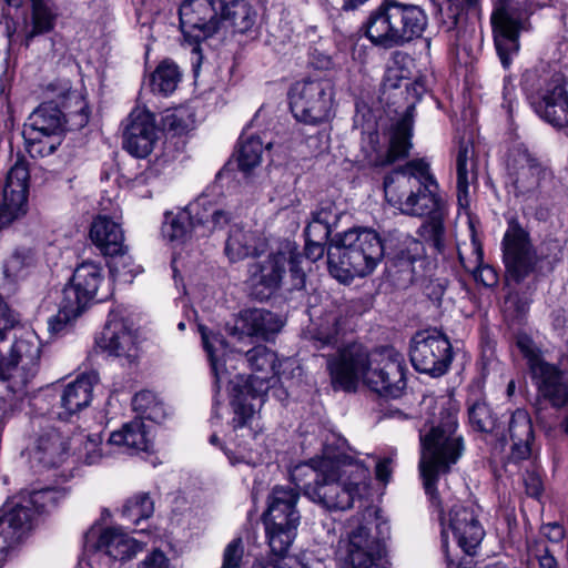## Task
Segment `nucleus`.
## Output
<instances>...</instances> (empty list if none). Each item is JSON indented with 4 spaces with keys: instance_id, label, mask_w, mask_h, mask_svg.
Returning a JSON list of instances; mask_svg holds the SVG:
<instances>
[{
    "instance_id": "49",
    "label": "nucleus",
    "mask_w": 568,
    "mask_h": 568,
    "mask_svg": "<svg viewBox=\"0 0 568 568\" xmlns=\"http://www.w3.org/2000/svg\"><path fill=\"white\" fill-rule=\"evenodd\" d=\"M339 332V314L329 312L323 318L320 327L313 334L314 346L322 348L337 343V334Z\"/></svg>"
},
{
    "instance_id": "54",
    "label": "nucleus",
    "mask_w": 568,
    "mask_h": 568,
    "mask_svg": "<svg viewBox=\"0 0 568 568\" xmlns=\"http://www.w3.org/2000/svg\"><path fill=\"white\" fill-rule=\"evenodd\" d=\"M61 95H72L77 100L78 109L63 114V124L68 123L71 129L84 128L90 119V111L88 104L78 94L70 92L69 82L62 87Z\"/></svg>"
},
{
    "instance_id": "15",
    "label": "nucleus",
    "mask_w": 568,
    "mask_h": 568,
    "mask_svg": "<svg viewBox=\"0 0 568 568\" xmlns=\"http://www.w3.org/2000/svg\"><path fill=\"white\" fill-rule=\"evenodd\" d=\"M501 245L506 282L520 284L535 272L539 261L529 233L516 220H511Z\"/></svg>"
},
{
    "instance_id": "22",
    "label": "nucleus",
    "mask_w": 568,
    "mask_h": 568,
    "mask_svg": "<svg viewBox=\"0 0 568 568\" xmlns=\"http://www.w3.org/2000/svg\"><path fill=\"white\" fill-rule=\"evenodd\" d=\"M280 316L265 308H246L240 312L233 325H227L229 334L237 339L256 337L272 339L282 328Z\"/></svg>"
},
{
    "instance_id": "3",
    "label": "nucleus",
    "mask_w": 568,
    "mask_h": 568,
    "mask_svg": "<svg viewBox=\"0 0 568 568\" xmlns=\"http://www.w3.org/2000/svg\"><path fill=\"white\" fill-rule=\"evenodd\" d=\"M333 386L355 390L363 381L381 396L398 398L406 388L403 355L394 347L384 346L368 352L362 344L353 343L327 359Z\"/></svg>"
},
{
    "instance_id": "53",
    "label": "nucleus",
    "mask_w": 568,
    "mask_h": 568,
    "mask_svg": "<svg viewBox=\"0 0 568 568\" xmlns=\"http://www.w3.org/2000/svg\"><path fill=\"white\" fill-rule=\"evenodd\" d=\"M473 252L476 255V265L473 275L477 282L487 287L495 286L498 283V275L494 267L483 263V248L476 237L471 236Z\"/></svg>"
},
{
    "instance_id": "16",
    "label": "nucleus",
    "mask_w": 568,
    "mask_h": 568,
    "mask_svg": "<svg viewBox=\"0 0 568 568\" xmlns=\"http://www.w3.org/2000/svg\"><path fill=\"white\" fill-rule=\"evenodd\" d=\"M409 357L416 371L439 377L452 364V345L446 335L436 329L420 331L412 337Z\"/></svg>"
},
{
    "instance_id": "24",
    "label": "nucleus",
    "mask_w": 568,
    "mask_h": 568,
    "mask_svg": "<svg viewBox=\"0 0 568 568\" xmlns=\"http://www.w3.org/2000/svg\"><path fill=\"white\" fill-rule=\"evenodd\" d=\"M97 344L109 355L124 357L129 364L134 363L138 357L134 337L123 318L115 312L110 313Z\"/></svg>"
},
{
    "instance_id": "36",
    "label": "nucleus",
    "mask_w": 568,
    "mask_h": 568,
    "mask_svg": "<svg viewBox=\"0 0 568 568\" xmlns=\"http://www.w3.org/2000/svg\"><path fill=\"white\" fill-rule=\"evenodd\" d=\"M257 13L246 0H222L221 23L226 22L237 33H247L256 22Z\"/></svg>"
},
{
    "instance_id": "21",
    "label": "nucleus",
    "mask_w": 568,
    "mask_h": 568,
    "mask_svg": "<svg viewBox=\"0 0 568 568\" xmlns=\"http://www.w3.org/2000/svg\"><path fill=\"white\" fill-rule=\"evenodd\" d=\"M156 139L154 115L148 110H133L123 132V148L136 158H145L152 152Z\"/></svg>"
},
{
    "instance_id": "32",
    "label": "nucleus",
    "mask_w": 568,
    "mask_h": 568,
    "mask_svg": "<svg viewBox=\"0 0 568 568\" xmlns=\"http://www.w3.org/2000/svg\"><path fill=\"white\" fill-rule=\"evenodd\" d=\"M508 433L511 446V457L516 460L527 459L531 454L534 428L530 415L524 408H517L510 417Z\"/></svg>"
},
{
    "instance_id": "57",
    "label": "nucleus",
    "mask_w": 568,
    "mask_h": 568,
    "mask_svg": "<svg viewBox=\"0 0 568 568\" xmlns=\"http://www.w3.org/2000/svg\"><path fill=\"white\" fill-rule=\"evenodd\" d=\"M244 558L242 537L232 539L224 548L221 568H241Z\"/></svg>"
},
{
    "instance_id": "5",
    "label": "nucleus",
    "mask_w": 568,
    "mask_h": 568,
    "mask_svg": "<svg viewBox=\"0 0 568 568\" xmlns=\"http://www.w3.org/2000/svg\"><path fill=\"white\" fill-rule=\"evenodd\" d=\"M428 24L425 10L399 0H384L364 23L365 36L384 49L403 47L423 36Z\"/></svg>"
},
{
    "instance_id": "23",
    "label": "nucleus",
    "mask_w": 568,
    "mask_h": 568,
    "mask_svg": "<svg viewBox=\"0 0 568 568\" xmlns=\"http://www.w3.org/2000/svg\"><path fill=\"white\" fill-rule=\"evenodd\" d=\"M448 528L458 546L468 556L475 554L485 536L474 506H454L449 513Z\"/></svg>"
},
{
    "instance_id": "42",
    "label": "nucleus",
    "mask_w": 568,
    "mask_h": 568,
    "mask_svg": "<svg viewBox=\"0 0 568 568\" xmlns=\"http://www.w3.org/2000/svg\"><path fill=\"white\" fill-rule=\"evenodd\" d=\"M29 168L28 162L19 158L7 174L3 195L13 196L16 201L28 200L29 191Z\"/></svg>"
},
{
    "instance_id": "40",
    "label": "nucleus",
    "mask_w": 568,
    "mask_h": 568,
    "mask_svg": "<svg viewBox=\"0 0 568 568\" xmlns=\"http://www.w3.org/2000/svg\"><path fill=\"white\" fill-rule=\"evenodd\" d=\"M199 332L215 376V383L217 384L223 379L224 375L223 365L220 363V359L225 353L226 342L221 334L209 331L204 325H199Z\"/></svg>"
},
{
    "instance_id": "26",
    "label": "nucleus",
    "mask_w": 568,
    "mask_h": 568,
    "mask_svg": "<svg viewBox=\"0 0 568 568\" xmlns=\"http://www.w3.org/2000/svg\"><path fill=\"white\" fill-rule=\"evenodd\" d=\"M145 544L139 541L120 528L103 529L98 538L95 549L99 555L116 561H126L143 551Z\"/></svg>"
},
{
    "instance_id": "29",
    "label": "nucleus",
    "mask_w": 568,
    "mask_h": 568,
    "mask_svg": "<svg viewBox=\"0 0 568 568\" xmlns=\"http://www.w3.org/2000/svg\"><path fill=\"white\" fill-rule=\"evenodd\" d=\"M265 241L256 232L244 230L240 224H232L225 241L224 253L230 262H237L248 256L263 253Z\"/></svg>"
},
{
    "instance_id": "6",
    "label": "nucleus",
    "mask_w": 568,
    "mask_h": 568,
    "mask_svg": "<svg viewBox=\"0 0 568 568\" xmlns=\"http://www.w3.org/2000/svg\"><path fill=\"white\" fill-rule=\"evenodd\" d=\"M268 388L265 378L251 376L244 390L234 396L232 400L234 417L232 419L233 436L231 444L226 447V455L231 464H247L255 466L265 460L268 452L262 447L264 435L252 428L255 408L250 398L255 399Z\"/></svg>"
},
{
    "instance_id": "50",
    "label": "nucleus",
    "mask_w": 568,
    "mask_h": 568,
    "mask_svg": "<svg viewBox=\"0 0 568 568\" xmlns=\"http://www.w3.org/2000/svg\"><path fill=\"white\" fill-rule=\"evenodd\" d=\"M468 418L470 426L481 433H491L496 426L494 416L487 403L477 400L468 407Z\"/></svg>"
},
{
    "instance_id": "44",
    "label": "nucleus",
    "mask_w": 568,
    "mask_h": 568,
    "mask_svg": "<svg viewBox=\"0 0 568 568\" xmlns=\"http://www.w3.org/2000/svg\"><path fill=\"white\" fill-rule=\"evenodd\" d=\"M181 81V71L176 63L163 60L151 74V88L153 92L164 95L172 93Z\"/></svg>"
},
{
    "instance_id": "35",
    "label": "nucleus",
    "mask_w": 568,
    "mask_h": 568,
    "mask_svg": "<svg viewBox=\"0 0 568 568\" xmlns=\"http://www.w3.org/2000/svg\"><path fill=\"white\" fill-rule=\"evenodd\" d=\"M151 445L145 425L141 419H133L122 426L121 429L113 432L105 447H124L126 452H146Z\"/></svg>"
},
{
    "instance_id": "4",
    "label": "nucleus",
    "mask_w": 568,
    "mask_h": 568,
    "mask_svg": "<svg viewBox=\"0 0 568 568\" xmlns=\"http://www.w3.org/2000/svg\"><path fill=\"white\" fill-rule=\"evenodd\" d=\"M322 476L303 485V494L328 510L349 509L368 487L369 469L354 457L338 454L321 460Z\"/></svg>"
},
{
    "instance_id": "18",
    "label": "nucleus",
    "mask_w": 568,
    "mask_h": 568,
    "mask_svg": "<svg viewBox=\"0 0 568 568\" xmlns=\"http://www.w3.org/2000/svg\"><path fill=\"white\" fill-rule=\"evenodd\" d=\"M491 23L495 44L504 68L510 64V53L519 48L518 37L524 29L526 12L513 0H493Z\"/></svg>"
},
{
    "instance_id": "30",
    "label": "nucleus",
    "mask_w": 568,
    "mask_h": 568,
    "mask_svg": "<svg viewBox=\"0 0 568 568\" xmlns=\"http://www.w3.org/2000/svg\"><path fill=\"white\" fill-rule=\"evenodd\" d=\"M37 263L38 253L33 247L24 245L16 247L2 264L3 286L13 290L31 273Z\"/></svg>"
},
{
    "instance_id": "45",
    "label": "nucleus",
    "mask_w": 568,
    "mask_h": 568,
    "mask_svg": "<svg viewBox=\"0 0 568 568\" xmlns=\"http://www.w3.org/2000/svg\"><path fill=\"white\" fill-rule=\"evenodd\" d=\"M32 1V28L26 36V43L36 36L47 33L54 27L55 12L51 0H31Z\"/></svg>"
},
{
    "instance_id": "25",
    "label": "nucleus",
    "mask_w": 568,
    "mask_h": 568,
    "mask_svg": "<svg viewBox=\"0 0 568 568\" xmlns=\"http://www.w3.org/2000/svg\"><path fill=\"white\" fill-rule=\"evenodd\" d=\"M97 381L95 374H88L69 383L62 390L58 410H53L52 414L61 420H69L73 415L88 407L92 400L93 385Z\"/></svg>"
},
{
    "instance_id": "37",
    "label": "nucleus",
    "mask_w": 568,
    "mask_h": 568,
    "mask_svg": "<svg viewBox=\"0 0 568 568\" xmlns=\"http://www.w3.org/2000/svg\"><path fill=\"white\" fill-rule=\"evenodd\" d=\"M264 525L271 552L283 559L296 537L300 523L264 520Z\"/></svg>"
},
{
    "instance_id": "48",
    "label": "nucleus",
    "mask_w": 568,
    "mask_h": 568,
    "mask_svg": "<svg viewBox=\"0 0 568 568\" xmlns=\"http://www.w3.org/2000/svg\"><path fill=\"white\" fill-rule=\"evenodd\" d=\"M22 135L26 141L28 153L32 158L51 155L60 144V138L51 134L38 133L32 129H23Z\"/></svg>"
},
{
    "instance_id": "27",
    "label": "nucleus",
    "mask_w": 568,
    "mask_h": 568,
    "mask_svg": "<svg viewBox=\"0 0 568 568\" xmlns=\"http://www.w3.org/2000/svg\"><path fill=\"white\" fill-rule=\"evenodd\" d=\"M83 295L71 281L64 286L59 303V312L48 320V331L51 335H58L65 331L71 321L82 313L88 303L91 302L89 297Z\"/></svg>"
},
{
    "instance_id": "14",
    "label": "nucleus",
    "mask_w": 568,
    "mask_h": 568,
    "mask_svg": "<svg viewBox=\"0 0 568 568\" xmlns=\"http://www.w3.org/2000/svg\"><path fill=\"white\" fill-rule=\"evenodd\" d=\"M41 354L40 339L34 331L20 329L13 343L3 355L6 367L11 375V393L24 394L36 377Z\"/></svg>"
},
{
    "instance_id": "52",
    "label": "nucleus",
    "mask_w": 568,
    "mask_h": 568,
    "mask_svg": "<svg viewBox=\"0 0 568 568\" xmlns=\"http://www.w3.org/2000/svg\"><path fill=\"white\" fill-rule=\"evenodd\" d=\"M102 437L100 434H89L81 438L78 447V458L87 465L98 464L103 456L111 454L101 447Z\"/></svg>"
},
{
    "instance_id": "62",
    "label": "nucleus",
    "mask_w": 568,
    "mask_h": 568,
    "mask_svg": "<svg viewBox=\"0 0 568 568\" xmlns=\"http://www.w3.org/2000/svg\"><path fill=\"white\" fill-rule=\"evenodd\" d=\"M190 115L185 110H176L168 113L164 118V124L176 133H182L186 130L187 124L191 123Z\"/></svg>"
},
{
    "instance_id": "41",
    "label": "nucleus",
    "mask_w": 568,
    "mask_h": 568,
    "mask_svg": "<svg viewBox=\"0 0 568 568\" xmlns=\"http://www.w3.org/2000/svg\"><path fill=\"white\" fill-rule=\"evenodd\" d=\"M103 281L102 268L93 262H84L79 265L71 278L74 286L92 301L97 294L98 288Z\"/></svg>"
},
{
    "instance_id": "63",
    "label": "nucleus",
    "mask_w": 568,
    "mask_h": 568,
    "mask_svg": "<svg viewBox=\"0 0 568 568\" xmlns=\"http://www.w3.org/2000/svg\"><path fill=\"white\" fill-rule=\"evenodd\" d=\"M333 230L312 217L305 229V236L307 240L327 242Z\"/></svg>"
},
{
    "instance_id": "10",
    "label": "nucleus",
    "mask_w": 568,
    "mask_h": 568,
    "mask_svg": "<svg viewBox=\"0 0 568 568\" xmlns=\"http://www.w3.org/2000/svg\"><path fill=\"white\" fill-rule=\"evenodd\" d=\"M381 536L371 534L366 526H358L342 541L338 550L339 568H388L385 540L389 527L386 523L377 526Z\"/></svg>"
},
{
    "instance_id": "7",
    "label": "nucleus",
    "mask_w": 568,
    "mask_h": 568,
    "mask_svg": "<svg viewBox=\"0 0 568 568\" xmlns=\"http://www.w3.org/2000/svg\"><path fill=\"white\" fill-rule=\"evenodd\" d=\"M301 261L302 256L296 247L286 243L277 252L250 263L245 281L250 296L261 302L268 300L281 287L287 265H290V272L295 280L293 286L301 288L304 284V273L300 267Z\"/></svg>"
},
{
    "instance_id": "55",
    "label": "nucleus",
    "mask_w": 568,
    "mask_h": 568,
    "mask_svg": "<svg viewBox=\"0 0 568 568\" xmlns=\"http://www.w3.org/2000/svg\"><path fill=\"white\" fill-rule=\"evenodd\" d=\"M248 366L256 372H275L276 355L265 345H257L245 353Z\"/></svg>"
},
{
    "instance_id": "43",
    "label": "nucleus",
    "mask_w": 568,
    "mask_h": 568,
    "mask_svg": "<svg viewBox=\"0 0 568 568\" xmlns=\"http://www.w3.org/2000/svg\"><path fill=\"white\" fill-rule=\"evenodd\" d=\"M132 407L140 415L139 419H149L162 423L166 417V409L162 400L151 390H141L132 399Z\"/></svg>"
},
{
    "instance_id": "60",
    "label": "nucleus",
    "mask_w": 568,
    "mask_h": 568,
    "mask_svg": "<svg viewBox=\"0 0 568 568\" xmlns=\"http://www.w3.org/2000/svg\"><path fill=\"white\" fill-rule=\"evenodd\" d=\"M19 324L20 315L0 295V342L6 339L7 332L16 329Z\"/></svg>"
},
{
    "instance_id": "59",
    "label": "nucleus",
    "mask_w": 568,
    "mask_h": 568,
    "mask_svg": "<svg viewBox=\"0 0 568 568\" xmlns=\"http://www.w3.org/2000/svg\"><path fill=\"white\" fill-rule=\"evenodd\" d=\"M322 476V469H321V462H312V464H301L295 466L291 471V478L295 483L297 487L302 484V489L304 479L311 478L312 484H315L318 481L320 477Z\"/></svg>"
},
{
    "instance_id": "8",
    "label": "nucleus",
    "mask_w": 568,
    "mask_h": 568,
    "mask_svg": "<svg viewBox=\"0 0 568 568\" xmlns=\"http://www.w3.org/2000/svg\"><path fill=\"white\" fill-rule=\"evenodd\" d=\"M527 90L536 93L532 103L536 113L554 128L568 126V91L561 72H527L524 77Z\"/></svg>"
},
{
    "instance_id": "20",
    "label": "nucleus",
    "mask_w": 568,
    "mask_h": 568,
    "mask_svg": "<svg viewBox=\"0 0 568 568\" xmlns=\"http://www.w3.org/2000/svg\"><path fill=\"white\" fill-rule=\"evenodd\" d=\"M517 193L530 194L541 187L544 181L552 178V172L525 145L516 146L508 162Z\"/></svg>"
},
{
    "instance_id": "33",
    "label": "nucleus",
    "mask_w": 568,
    "mask_h": 568,
    "mask_svg": "<svg viewBox=\"0 0 568 568\" xmlns=\"http://www.w3.org/2000/svg\"><path fill=\"white\" fill-rule=\"evenodd\" d=\"M474 146L470 141L462 140L456 155L457 200L462 207L469 204V185L477 179L474 160Z\"/></svg>"
},
{
    "instance_id": "58",
    "label": "nucleus",
    "mask_w": 568,
    "mask_h": 568,
    "mask_svg": "<svg viewBox=\"0 0 568 568\" xmlns=\"http://www.w3.org/2000/svg\"><path fill=\"white\" fill-rule=\"evenodd\" d=\"M342 211L332 202L322 203L313 213L312 217L326 225L331 230L337 227Z\"/></svg>"
},
{
    "instance_id": "56",
    "label": "nucleus",
    "mask_w": 568,
    "mask_h": 568,
    "mask_svg": "<svg viewBox=\"0 0 568 568\" xmlns=\"http://www.w3.org/2000/svg\"><path fill=\"white\" fill-rule=\"evenodd\" d=\"M27 201H16L13 196L3 195V203L0 205V230L9 226L13 221L27 213Z\"/></svg>"
},
{
    "instance_id": "34",
    "label": "nucleus",
    "mask_w": 568,
    "mask_h": 568,
    "mask_svg": "<svg viewBox=\"0 0 568 568\" xmlns=\"http://www.w3.org/2000/svg\"><path fill=\"white\" fill-rule=\"evenodd\" d=\"M202 203L196 201L176 214H166L163 233L171 241H186L196 239V210L200 209Z\"/></svg>"
},
{
    "instance_id": "13",
    "label": "nucleus",
    "mask_w": 568,
    "mask_h": 568,
    "mask_svg": "<svg viewBox=\"0 0 568 568\" xmlns=\"http://www.w3.org/2000/svg\"><path fill=\"white\" fill-rule=\"evenodd\" d=\"M222 0H185L179 10L180 28L192 45L196 64L202 61L200 42L215 34L221 26Z\"/></svg>"
},
{
    "instance_id": "19",
    "label": "nucleus",
    "mask_w": 568,
    "mask_h": 568,
    "mask_svg": "<svg viewBox=\"0 0 568 568\" xmlns=\"http://www.w3.org/2000/svg\"><path fill=\"white\" fill-rule=\"evenodd\" d=\"M53 500L54 493L50 489L20 494L6 505L0 516L11 527V530L17 532L21 541L32 529L37 516L44 511Z\"/></svg>"
},
{
    "instance_id": "11",
    "label": "nucleus",
    "mask_w": 568,
    "mask_h": 568,
    "mask_svg": "<svg viewBox=\"0 0 568 568\" xmlns=\"http://www.w3.org/2000/svg\"><path fill=\"white\" fill-rule=\"evenodd\" d=\"M334 102V85L328 79L296 82L290 91V105L300 122L316 125L329 119Z\"/></svg>"
},
{
    "instance_id": "51",
    "label": "nucleus",
    "mask_w": 568,
    "mask_h": 568,
    "mask_svg": "<svg viewBox=\"0 0 568 568\" xmlns=\"http://www.w3.org/2000/svg\"><path fill=\"white\" fill-rule=\"evenodd\" d=\"M263 142L258 136H250L241 142L239 150V166L242 171H250L257 166L262 160Z\"/></svg>"
},
{
    "instance_id": "46",
    "label": "nucleus",
    "mask_w": 568,
    "mask_h": 568,
    "mask_svg": "<svg viewBox=\"0 0 568 568\" xmlns=\"http://www.w3.org/2000/svg\"><path fill=\"white\" fill-rule=\"evenodd\" d=\"M154 513V503L146 493H138L129 498L121 509L122 517L133 525L150 518Z\"/></svg>"
},
{
    "instance_id": "9",
    "label": "nucleus",
    "mask_w": 568,
    "mask_h": 568,
    "mask_svg": "<svg viewBox=\"0 0 568 568\" xmlns=\"http://www.w3.org/2000/svg\"><path fill=\"white\" fill-rule=\"evenodd\" d=\"M517 346L527 362L538 396L554 407L565 406L568 403V381L564 372L557 365L548 363L540 348L527 335L518 337Z\"/></svg>"
},
{
    "instance_id": "2",
    "label": "nucleus",
    "mask_w": 568,
    "mask_h": 568,
    "mask_svg": "<svg viewBox=\"0 0 568 568\" xmlns=\"http://www.w3.org/2000/svg\"><path fill=\"white\" fill-rule=\"evenodd\" d=\"M387 202L403 214L428 219L419 226L418 235L437 252L445 248L444 220L446 201L439 185L424 159L408 161L384 178Z\"/></svg>"
},
{
    "instance_id": "31",
    "label": "nucleus",
    "mask_w": 568,
    "mask_h": 568,
    "mask_svg": "<svg viewBox=\"0 0 568 568\" xmlns=\"http://www.w3.org/2000/svg\"><path fill=\"white\" fill-rule=\"evenodd\" d=\"M300 493L292 487L276 486L268 497L264 520L300 523L301 515L296 509Z\"/></svg>"
},
{
    "instance_id": "39",
    "label": "nucleus",
    "mask_w": 568,
    "mask_h": 568,
    "mask_svg": "<svg viewBox=\"0 0 568 568\" xmlns=\"http://www.w3.org/2000/svg\"><path fill=\"white\" fill-rule=\"evenodd\" d=\"M23 129L59 136L63 130V113L57 106L42 105L31 113Z\"/></svg>"
},
{
    "instance_id": "47",
    "label": "nucleus",
    "mask_w": 568,
    "mask_h": 568,
    "mask_svg": "<svg viewBox=\"0 0 568 568\" xmlns=\"http://www.w3.org/2000/svg\"><path fill=\"white\" fill-rule=\"evenodd\" d=\"M446 2L447 8L440 9V17L447 31L458 27L465 11L479 16L481 0H446Z\"/></svg>"
},
{
    "instance_id": "61",
    "label": "nucleus",
    "mask_w": 568,
    "mask_h": 568,
    "mask_svg": "<svg viewBox=\"0 0 568 568\" xmlns=\"http://www.w3.org/2000/svg\"><path fill=\"white\" fill-rule=\"evenodd\" d=\"M138 568H173L168 556L160 549H154L138 564Z\"/></svg>"
},
{
    "instance_id": "1",
    "label": "nucleus",
    "mask_w": 568,
    "mask_h": 568,
    "mask_svg": "<svg viewBox=\"0 0 568 568\" xmlns=\"http://www.w3.org/2000/svg\"><path fill=\"white\" fill-rule=\"evenodd\" d=\"M387 254L402 266H410L424 256V245L408 234L392 231L385 239L371 229H352L338 235L327 248L328 271L347 283L371 274Z\"/></svg>"
},
{
    "instance_id": "38",
    "label": "nucleus",
    "mask_w": 568,
    "mask_h": 568,
    "mask_svg": "<svg viewBox=\"0 0 568 568\" xmlns=\"http://www.w3.org/2000/svg\"><path fill=\"white\" fill-rule=\"evenodd\" d=\"M199 201L202 205L196 210V239L206 237L213 231L221 230L232 222L231 212L211 204L206 206V199H200Z\"/></svg>"
},
{
    "instance_id": "64",
    "label": "nucleus",
    "mask_w": 568,
    "mask_h": 568,
    "mask_svg": "<svg viewBox=\"0 0 568 568\" xmlns=\"http://www.w3.org/2000/svg\"><path fill=\"white\" fill-rule=\"evenodd\" d=\"M394 455L384 457L376 463V479L383 484H387L392 478Z\"/></svg>"
},
{
    "instance_id": "28",
    "label": "nucleus",
    "mask_w": 568,
    "mask_h": 568,
    "mask_svg": "<svg viewBox=\"0 0 568 568\" xmlns=\"http://www.w3.org/2000/svg\"><path fill=\"white\" fill-rule=\"evenodd\" d=\"M90 237L104 255H122L126 251L121 225L106 215H99L92 222Z\"/></svg>"
},
{
    "instance_id": "12",
    "label": "nucleus",
    "mask_w": 568,
    "mask_h": 568,
    "mask_svg": "<svg viewBox=\"0 0 568 568\" xmlns=\"http://www.w3.org/2000/svg\"><path fill=\"white\" fill-rule=\"evenodd\" d=\"M415 105L410 104L403 118L392 128L387 148L379 144L377 132H371L363 139L364 163L371 168H385L406 159L413 148V123Z\"/></svg>"
},
{
    "instance_id": "17",
    "label": "nucleus",
    "mask_w": 568,
    "mask_h": 568,
    "mask_svg": "<svg viewBox=\"0 0 568 568\" xmlns=\"http://www.w3.org/2000/svg\"><path fill=\"white\" fill-rule=\"evenodd\" d=\"M31 425L34 430V438L28 446L31 462L44 468L62 465L69 457V437L44 416L32 417Z\"/></svg>"
}]
</instances>
